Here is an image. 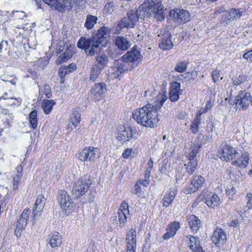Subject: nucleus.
Wrapping results in <instances>:
<instances>
[{
  "label": "nucleus",
  "instance_id": "nucleus-45",
  "mask_svg": "<svg viewBox=\"0 0 252 252\" xmlns=\"http://www.w3.org/2000/svg\"><path fill=\"white\" fill-rule=\"evenodd\" d=\"M236 189L232 186H228L226 189V193L228 196H232L236 194Z\"/></svg>",
  "mask_w": 252,
  "mask_h": 252
},
{
  "label": "nucleus",
  "instance_id": "nucleus-21",
  "mask_svg": "<svg viewBox=\"0 0 252 252\" xmlns=\"http://www.w3.org/2000/svg\"><path fill=\"white\" fill-rule=\"evenodd\" d=\"M180 227V223L176 221L169 224L166 229V232L162 236L163 239L164 240H167L173 237L176 234Z\"/></svg>",
  "mask_w": 252,
  "mask_h": 252
},
{
  "label": "nucleus",
  "instance_id": "nucleus-16",
  "mask_svg": "<svg viewBox=\"0 0 252 252\" xmlns=\"http://www.w3.org/2000/svg\"><path fill=\"white\" fill-rule=\"evenodd\" d=\"M126 70H127V68L122 61L115 60L113 62V66L109 70V73L111 75L112 77L116 78L124 73Z\"/></svg>",
  "mask_w": 252,
  "mask_h": 252
},
{
  "label": "nucleus",
  "instance_id": "nucleus-64",
  "mask_svg": "<svg viewBox=\"0 0 252 252\" xmlns=\"http://www.w3.org/2000/svg\"><path fill=\"white\" fill-rule=\"evenodd\" d=\"M143 39V35L138 34L135 38L136 41H141Z\"/></svg>",
  "mask_w": 252,
  "mask_h": 252
},
{
  "label": "nucleus",
  "instance_id": "nucleus-12",
  "mask_svg": "<svg viewBox=\"0 0 252 252\" xmlns=\"http://www.w3.org/2000/svg\"><path fill=\"white\" fill-rule=\"evenodd\" d=\"M238 155V153L234 148L230 145L225 144L221 148L220 158L227 162L236 158Z\"/></svg>",
  "mask_w": 252,
  "mask_h": 252
},
{
  "label": "nucleus",
  "instance_id": "nucleus-19",
  "mask_svg": "<svg viewBox=\"0 0 252 252\" xmlns=\"http://www.w3.org/2000/svg\"><path fill=\"white\" fill-rule=\"evenodd\" d=\"M106 86L103 83H98L95 84L91 90V94L95 100H99L104 96L106 92Z\"/></svg>",
  "mask_w": 252,
  "mask_h": 252
},
{
  "label": "nucleus",
  "instance_id": "nucleus-26",
  "mask_svg": "<svg viewBox=\"0 0 252 252\" xmlns=\"http://www.w3.org/2000/svg\"><path fill=\"white\" fill-rule=\"evenodd\" d=\"M187 238L189 240V248L194 252H204L202 247L200 245L199 238L197 237L188 235L186 236Z\"/></svg>",
  "mask_w": 252,
  "mask_h": 252
},
{
  "label": "nucleus",
  "instance_id": "nucleus-29",
  "mask_svg": "<svg viewBox=\"0 0 252 252\" xmlns=\"http://www.w3.org/2000/svg\"><path fill=\"white\" fill-rule=\"evenodd\" d=\"M189 225L192 231L196 232L201 226L200 220L194 215H190L188 219Z\"/></svg>",
  "mask_w": 252,
  "mask_h": 252
},
{
  "label": "nucleus",
  "instance_id": "nucleus-35",
  "mask_svg": "<svg viewBox=\"0 0 252 252\" xmlns=\"http://www.w3.org/2000/svg\"><path fill=\"white\" fill-rule=\"evenodd\" d=\"M108 61V57L105 54H102L96 57V62L94 64L104 69L107 66Z\"/></svg>",
  "mask_w": 252,
  "mask_h": 252
},
{
  "label": "nucleus",
  "instance_id": "nucleus-61",
  "mask_svg": "<svg viewBox=\"0 0 252 252\" xmlns=\"http://www.w3.org/2000/svg\"><path fill=\"white\" fill-rule=\"evenodd\" d=\"M71 0H63L64 7H69L70 5Z\"/></svg>",
  "mask_w": 252,
  "mask_h": 252
},
{
  "label": "nucleus",
  "instance_id": "nucleus-60",
  "mask_svg": "<svg viewBox=\"0 0 252 252\" xmlns=\"http://www.w3.org/2000/svg\"><path fill=\"white\" fill-rule=\"evenodd\" d=\"M149 181L144 180L143 181H138L137 183L139 185H143L144 187H147L149 185Z\"/></svg>",
  "mask_w": 252,
  "mask_h": 252
},
{
  "label": "nucleus",
  "instance_id": "nucleus-13",
  "mask_svg": "<svg viewBox=\"0 0 252 252\" xmlns=\"http://www.w3.org/2000/svg\"><path fill=\"white\" fill-rule=\"evenodd\" d=\"M201 201H203L207 205L211 208H214L218 206L220 203V199L218 195L214 194L212 195H208L206 198L200 195L195 199L193 205H196Z\"/></svg>",
  "mask_w": 252,
  "mask_h": 252
},
{
  "label": "nucleus",
  "instance_id": "nucleus-42",
  "mask_svg": "<svg viewBox=\"0 0 252 252\" xmlns=\"http://www.w3.org/2000/svg\"><path fill=\"white\" fill-rule=\"evenodd\" d=\"M72 57V54L69 50H65L63 55L58 57L57 62L58 63H62L69 59Z\"/></svg>",
  "mask_w": 252,
  "mask_h": 252
},
{
  "label": "nucleus",
  "instance_id": "nucleus-48",
  "mask_svg": "<svg viewBox=\"0 0 252 252\" xmlns=\"http://www.w3.org/2000/svg\"><path fill=\"white\" fill-rule=\"evenodd\" d=\"M220 77V72L219 70H215L212 72V77L214 83L218 82Z\"/></svg>",
  "mask_w": 252,
  "mask_h": 252
},
{
  "label": "nucleus",
  "instance_id": "nucleus-4",
  "mask_svg": "<svg viewBox=\"0 0 252 252\" xmlns=\"http://www.w3.org/2000/svg\"><path fill=\"white\" fill-rule=\"evenodd\" d=\"M145 4L147 7V12H149L148 17L152 13L154 14L155 18L156 20L161 21L165 18V12L163 8L161 2L159 0H148Z\"/></svg>",
  "mask_w": 252,
  "mask_h": 252
},
{
  "label": "nucleus",
  "instance_id": "nucleus-24",
  "mask_svg": "<svg viewBox=\"0 0 252 252\" xmlns=\"http://www.w3.org/2000/svg\"><path fill=\"white\" fill-rule=\"evenodd\" d=\"M167 98L165 91L162 89L155 97L154 102L151 104L156 108L157 111H158L161 108L163 103L166 100Z\"/></svg>",
  "mask_w": 252,
  "mask_h": 252
},
{
  "label": "nucleus",
  "instance_id": "nucleus-50",
  "mask_svg": "<svg viewBox=\"0 0 252 252\" xmlns=\"http://www.w3.org/2000/svg\"><path fill=\"white\" fill-rule=\"evenodd\" d=\"M246 198L247 200V206L249 209H251L252 208V194L251 193H248Z\"/></svg>",
  "mask_w": 252,
  "mask_h": 252
},
{
  "label": "nucleus",
  "instance_id": "nucleus-37",
  "mask_svg": "<svg viewBox=\"0 0 252 252\" xmlns=\"http://www.w3.org/2000/svg\"><path fill=\"white\" fill-rule=\"evenodd\" d=\"M103 68L94 64L91 69L90 79L92 81H95L98 77L101 74Z\"/></svg>",
  "mask_w": 252,
  "mask_h": 252
},
{
  "label": "nucleus",
  "instance_id": "nucleus-62",
  "mask_svg": "<svg viewBox=\"0 0 252 252\" xmlns=\"http://www.w3.org/2000/svg\"><path fill=\"white\" fill-rule=\"evenodd\" d=\"M241 81L238 78H236L233 80V84L234 85H239L241 84Z\"/></svg>",
  "mask_w": 252,
  "mask_h": 252
},
{
  "label": "nucleus",
  "instance_id": "nucleus-27",
  "mask_svg": "<svg viewBox=\"0 0 252 252\" xmlns=\"http://www.w3.org/2000/svg\"><path fill=\"white\" fill-rule=\"evenodd\" d=\"M141 55L138 50L133 49L127 52L123 56V62H134L137 61L140 58Z\"/></svg>",
  "mask_w": 252,
  "mask_h": 252
},
{
  "label": "nucleus",
  "instance_id": "nucleus-57",
  "mask_svg": "<svg viewBox=\"0 0 252 252\" xmlns=\"http://www.w3.org/2000/svg\"><path fill=\"white\" fill-rule=\"evenodd\" d=\"M134 188L135 189L132 191V192L135 194H137L138 192H139L140 191V190H141V188H140V186L138 183H136V184H135V185L134 186Z\"/></svg>",
  "mask_w": 252,
  "mask_h": 252
},
{
  "label": "nucleus",
  "instance_id": "nucleus-7",
  "mask_svg": "<svg viewBox=\"0 0 252 252\" xmlns=\"http://www.w3.org/2000/svg\"><path fill=\"white\" fill-rule=\"evenodd\" d=\"M205 181V178L201 175L193 176L190 184L184 189V192L186 194L195 192L204 186Z\"/></svg>",
  "mask_w": 252,
  "mask_h": 252
},
{
  "label": "nucleus",
  "instance_id": "nucleus-30",
  "mask_svg": "<svg viewBox=\"0 0 252 252\" xmlns=\"http://www.w3.org/2000/svg\"><path fill=\"white\" fill-rule=\"evenodd\" d=\"M205 113V111L200 110L195 117V118L192 122L190 130L193 133H196L198 131L199 126L201 124V115Z\"/></svg>",
  "mask_w": 252,
  "mask_h": 252
},
{
  "label": "nucleus",
  "instance_id": "nucleus-8",
  "mask_svg": "<svg viewBox=\"0 0 252 252\" xmlns=\"http://www.w3.org/2000/svg\"><path fill=\"white\" fill-rule=\"evenodd\" d=\"M169 16L171 19L179 24L188 22L190 18V15L187 10L179 9L170 11Z\"/></svg>",
  "mask_w": 252,
  "mask_h": 252
},
{
  "label": "nucleus",
  "instance_id": "nucleus-11",
  "mask_svg": "<svg viewBox=\"0 0 252 252\" xmlns=\"http://www.w3.org/2000/svg\"><path fill=\"white\" fill-rule=\"evenodd\" d=\"M228 16H222L220 23L223 26L229 24L231 22L241 18L244 13L242 9L231 8L228 11Z\"/></svg>",
  "mask_w": 252,
  "mask_h": 252
},
{
  "label": "nucleus",
  "instance_id": "nucleus-34",
  "mask_svg": "<svg viewBox=\"0 0 252 252\" xmlns=\"http://www.w3.org/2000/svg\"><path fill=\"white\" fill-rule=\"evenodd\" d=\"M28 120L30 128L32 129H36L38 125L37 111L36 110H32L30 113Z\"/></svg>",
  "mask_w": 252,
  "mask_h": 252
},
{
  "label": "nucleus",
  "instance_id": "nucleus-39",
  "mask_svg": "<svg viewBox=\"0 0 252 252\" xmlns=\"http://www.w3.org/2000/svg\"><path fill=\"white\" fill-rule=\"evenodd\" d=\"M97 20L98 18L96 16L89 14L86 17L84 26L87 29H91L94 27Z\"/></svg>",
  "mask_w": 252,
  "mask_h": 252
},
{
  "label": "nucleus",
  "instance_id": "nucleus-36",
  "mask_svg": "<svg viewBox=\"0 0 252 252\" xmlns=\"http://www.w3.org/2000/svg\"><path fill=\"white\" fill-rule=\"evenodd\" d=\"M201 147V144L199 142L192 144L190 147V151L189 153V161L195 160L194 158L196 157L199 152V149Z\"/></svg>",
  "mask_w": 252,
  "mask_h": 252
},
{
  "label": "nucleus",
  "instance_id": "nucleus-1",
  "mask_svg": "<svg viewBox=\"0 0 252 252\" xmlns=\"http://www.w3.org/2000/svg\"><path fill=\"white\" fill-rule=\"evenodd\" d=\"M110 35V30L109 28L102 27L97 31L96 36L90 39H86L81 37L77 43V46L79 48L85 49L87 55L93 56L97 52L96 49L99 47L106 46Z\"/></svg>",
  "mask_w": 252,
  "mask_h": 252
},
{
  "label": "nucleus",
  "instance_id": "nucleus-9",
  "mask_svg": "<svg viewBox=\"0 0 252 252\" xmlns=\"http://www.w3.org/2000/svg\"><path fill=\"white\" fill-rule=\"evenodd\" d=\"M180 36L178 34L174 35L173 41L171 40V35L169 33H166L163 35V37L161 40L160 43L159 44V47L163 50H169L171 49L174 45L178 44L180 42L179 37Z\"/></svg>",
  "mask_w": 252,
  "mask_h": 252
},
{
  "label": "nucleus",
  "instance_id": "nucleus-51",
  "mask_svg": "<svg viewBox=\"0 0 252 252\" xmlns=\"http://www.w3.org/2000/svg\"><path fill=\"white\" fill-rule=\"evenodd\" d=\"M58 73L60 78L64 77L67 73H68L66 71V69L65 68V66H61L59 69Z\"/></svg>",
  "mask_w": 252,
  "mask_h": 252
},
{
  "label": "nucleus",
  "instance_id": "nucleus-52",
  "mask_svg": "<svg viewBox=\"0 0 252 252\" xmlns=\"http://www.w3.org/2000/svg\"><path fill=\"white\" fill-rule=\"evenodd\" d=\"M8 42L5 40H2L0 43V52H2L3 51H6L7 49Z\"/></svg>",
  "mask_w": 252,
  "mask_h": 252
},
{
  "label": "nucleus",
  "instance_id": "nucleus-5",
  "mask_svg": "<svg viewBox=\"0 0 252 252\" xmlns=\"http://www.w3.org/2000/svg\"><path fill=\"white\" fill-rule=\"evenodd\" d=\"M57 199L61 207L66 213L69 214L73 210L74 204L67 191L61 190L58 191Z\"/></svg>",
  "mask_w": 252,
  "mask_h": 252
},
{
  "label": "nucleus",
  "instance_id": "nucleus-2",
  "mask_svg": "<svg viewBox=\"0 0 252 252\" xmlns=\"http://www.w3.org/2000/svg\"><path fill=\"white\" fill-rule=\"evenodd\" d=\"M132 116L138 124L149 128L156 126L160 120L158 111L151 103L134 110Z\"/></svg>",
  "mask_w": 252,
  "mask_h": 252
},
{
  "label": "nucleus",
  "instance_id": "nucleus-44",
  "mask_svg": "<svg viewBox=\"0 0 252 252\" xmlns=\"http://www.w3.org/2000/svg\"><path fill=\"white\" fill-rule=\"evenodd\" d=\"M127 16H125L123 19L121 20V23L119 24V26L121 29L124 28H133V25L129 26L130 21H129V18H127Z\"/></svg>",
  "mask_w": 252,
  "mask_h": 252
},
{
  "label": "nucleus",
  "instance_id": "nucleus-40",
  "mask_svg": "<svg viewBox=\"0 0 252 252\" xmlns=\"http://www.w3.org/2000/svg\"><path fill=\"white\" fill-rule=\"evenodd\" d=\"M80 114L77 110H73L70 117V122L72 126L75 127L77 126L78 124L80 123L81 118Z\"/></svg>",
  "mask_w": 252,
  "mask_h": 252
},
{
  "label": "nucleus",
  "instance_id": "nucleus-23",
  "mask_svg": "<svg viewBox=\"0 0 252 252\" xmlns=\"http://www.w3.org/2000/svg\"><path fill=\"white\" fill-rule=\"evenodd\" d=\"M235 159L232 162V164L241 168H245L249 163V156L247 152H243L241 156L238 158L237 156Z\"/></svg>",
  "mask_w": 252,
  "mask_h": 252
},
{
  "label": "nucleus",
  "instance_id": "nucleus-10",
  "mask_svg": "<svg viewBox=\"0 0 252 252\" xmlns=\"http://www.w3.org/2000/svg\"><path fill=\"white\" fill-rule=\"evenodd\" d=\"M89 187V181L79 180L75 183L72 189V195L75 198L80 197L88 191Z\"/></svg>",
  "mask_w": 252,
  "mask_h": 252
},
{
  "label": "nucleus",
  "instance_id": "nucleus-47",
  "mask_svg": "<svg viewBox=\"0 0 252 252\" xmlns=\"http://www.w3.org/2000/svg\"><path fill=\"white\" fill-rule=\"evenodd\" d=\"M243 58L248 62L252 63V49L244 53Z\"/></svg>",
  "mask_w": 252,
  "mask_h": 252
},
{
  "label": "nucleus",
  "instance_id": "nucleus-43",
  "mask_svg": "<svg viewBox=\"0 0 252 252\" xmlns=\"http://www.w3.org/2000/svg\"><path fill=\"white\" fill-rule=\"evenodd\" d=\"M176 71L182 73L187 69V64L184 62H179L174 68Z\"/></svg>",
  "mask_w": 252,
  "mask_h": 252
},
{
  "label": "nucleus",
  "instance_id": "nucleus-46",
  "mask_svg": "<svg viewBox=\"0 0 252 252\" xmlns=\"http://www.w3.org/2000/svg\"><path fill=\"white\" fill-rule=\"evenodd\" d=\"M43 93L48 98L52 96V92L50 87L49 85H45L44 86Z\"/></svg>",
  "mask_w": 252,
  "mask_h": 252
},
{
  "label": "nucleus",
  "instance_id": "nucleus-38",
  "mask_svg": "<svg viewBox=\"0 0 252 252\" xmlns=\"http://www.w3.org/2000/svg\"><path fill=\"white\" fill-rule=\"evenodd\" d=\"M55 102L52 100L44 99L42 102V108L45 114H49L52 110Z\"/></svg>",
  "mask_w": 252,
  "mask_h": 252
},
{
  "label": "nucleus",
  "instance_id": "nucleus-15",
  "mask_svg": "<svg viewBox=\"0 0 252 252\" xmlns=\"http://www.w3.org/2000/svg\"><path fill=\"white\" fill-rule=\"evenodd\" d=\"M129 215L128 205L126 201H123L118 212L119 226L123 227L125 225L127 216Z\"/></svg>",
  "mask_w": 252,
  "mask_h": 252
},
{
  "label": "nucleus",
  "instance_id": "nucleus-32",
  "mask_svg": "<svg viewBox=\"0 0 252 252\" xmlns=\"http://www.w3.org/2000/svg\"><path fill=\"white\" fill-rule=\"evenodd\" d=\"M115 44L117 47L122 50H126L130 45L129 42L127 39L122 36H118L115 39Z\"/></svg>",
  "mask_w": 252,
  "mask_h": 252
},
{
  "label": "nucleus",
  "instance_id": "nucleus-63",
  "mask_svg": "<svg viewBox=\"0 0 252 252\" xmlns=\"http://www.w3.org/2000/svg\"><path fill=\"white\" fill-rule=\"evenodd\" d=\"M153 165H154V162L152 160V158H151L147 163V165H148L147 167L153 168Z\"/></svg>",
  "mask_w": 252,
  "mask_h": 252
},
{
  "label": "nucleus",
  "instance_id": "nucleus-53",
  "mask_svg": "<svg viewBox=\"0 0 252 252\" xmlns=\"http://www.w3.org/2000/svg\"><path fill=\"white\" fill-rule=\"evenodd\" d=\"M132 151V149L131 148H127L125 150L124 153H123L122 156L125 158H129L131 152Z\"/></svg>",
  "mask_w": 252,
  "mask_h": 252
},
{
  "label": "nucleus",
  "instance_id": "nucleus-28",
  "mask_svg": "<svg viewBox=\"0 0 252 252\" xmlns=\"http://www.w3.org/2000/svg\"><path fill=\"white\" fill-rule=\"evenodd\" d=\"M176 188H171L168 192H167L163 199L162 205L165 207H168L174 200L176 195Z\"/></svg>",
  "mask_w": 252,
  "mask_h": 252
},
{
  "label": "nucleus",
  "instance_id": "nucleus-59",
  "mask_svg": "<svg viewBox=\"0 0 252 252\" xmlns=\"http://www.w3.org/2000/svg\"><path fill=\"white\" fill-rule=\"evenodd\" d=\"M211 107V101H208L206 104V106L204 108H202L200 110H202V111H205V112H206L209 109H210Z\"/></svg>",
  "mask_w": 252,
  "mask_h": 252
},
{
  "label": "nucleus",
  "instance_id": "nucleus-18",
  "mask_svg": "<svg viewBox=\"0 0 252 252\" xmlns=\"http://www.w3.org/2000/svg\"><path fill=\"white\" fill-rule=\"evenodd\" d=\"M252 105V98L249 93L239 94L236 99V104L240 106L243 109H247L250 103Z\"/></svg>",
  "mask_w": 252,
  "mask_h": 252
},
{
  "label": "nucleus",
  "instance_id": "nucleus-17",
  "mask_svg": "<svg viewBox=\"0 0 252 252\" xmlns=\"http://www.w3.org/2000/svg\"><path fill=\"white\" fill-rule=\"evenodd\" d=\"M30 210L28 209H25L20 216V218L17 221L16 224V228L15 232L16 235L19 234L20 235L21 232L25 229L29 220Z\"/></svg>",
  "mask_w": 252,
  "mask_h": 252
},
{
  "label": "nucleus",
  "instance_id": "nucleus-33",
  "mask_svg": "<svg viewBox=\"0 0 252 252\" xmlns=\"http://www.w3.org/2000/svg\"><path fill=\"white\" fill-rule=\"evenodd\" d=\"M50 244L52 248L58 247L61 245L62 244V237L59 233L55 232L52 234Z\"/></svg>",
  "mask_w": 252,
  "mask_h": 252
},
{
  "label": "nucleus",
  "instance_id": "nucleus-22",
  "mask_svg": "<svg viewBox=\"0 0 252 252\" xmlns=\"http://www.w3.org/2000/svg\"><path fill=\"white\" fill-rule=\"evenodd\" d=\"M46 200V198L42 194H40L37 196L32 209L33 219L35 220L34 218L38 215V213L40 212L42 210Z\"/></svg>",
  "mask_w": 252,
  "mask_h": 252
},
{
  "label": "nucleus",
  "instance_id": "nucleus-58",
  "mask_svg": "<svg viewBox=\"0 0 252 252\" xmlns=\"http://www.w3.org/2000/svg\"><path fill=\"white\" fill-rule=\"evenodd\" d=\"M10 77L12 78V79H10V80H5L2 79V81L5 82H9L11 84L15 85L16 83V78L14 76H10Z\"/></svg>",
  "mask_w": 252,
  "mask_h": 252
},
{
  "label": "nucleus",
  "instance_id": "nucleus-56",
  "mask_svg": "<svg viewBox=\"0 0 252 252\" xmlns=\"http://www.w3.org/2000/svg\"><path fill=\"white\" fill-rule=\"evenodd\" d=\"M16 13H17L16 17L18 19H23L24 17L26 16V13L23 11H16Z\"/></svg>",
  "mask_w": 252,
  "mask_h": 252
},
{
  "label": "nucleus",
  "instance_id": "nucleus-25",
  "mask_svg": "<svg viewBox=\"0 0 252 252\" xmlns=\"http://www.w3.org/2000/svg\"><path fill=\"white\" fill-rule=\"evenodd\" d=\"M226 240V235L221 228H217L214 232L212 237V242L217 245L219 243L223 244Z\"/></svg>",
  "mask_w": 252,
  "mask_h": 252
},
{
  "label": "nucleus",
  "instance_id": "nucleus-31",
  "mask_svg": "<svg viewBox=\"0 0 252 252\" xmlns=\"http://www.w3.org/2000/svg\"><path fill=\"white\" fill-rule=\"evenodd\" d=\"M132 130L130 127H127L122 131L119 134L117 139L121 143L129 141L133 137Z\"/></svg>",
  "mask_w": 252,
  "mask_h": 252
},
{
  "label": "nucleus",
  "instance_id": "nucleus-6",
  "mask_svg": "<svg viewBox=\"0 0 252 252\" xmlns=\"http://www.w3.org/2000/svg\"><path fill=\"white\" fill-rule=\"evenodd\" d=\"M146 5L144 3L140 5L136 11L131 10L127 12V18H129L130 23V24H129V26L133 25L134 27L139 19H142L148 17V14H149V12H147L146 11L148 9Z\"/></svg>",
  "mask_w": 252,
  "mask_h": 252
},
{
  "label": "nucleus",
  "instance_id": "nucleus-54",
  "mask_svg": "<svg viewBox=\"0 0 252 252\" xmlns=\"http://www.w3.org/2000/svg\"><path fill=\"white\" fill-rule=\"evenodd\" d=\"M65 68L66 69L67 73H70L76 68V65L75 63H71L67 66H65Z\"/></svg>",
  "mask_w": 252,
  "mask_h": 252
},
{
  "label": "nucleus",
  "instance_id": "nucleus-3",
  "mask_svg": "<svg viewBox=\"0 0 252 252\" xmlns=\"http://www.w3.org/2000/svg\"><path fill=\"white\" fill-rule=\"evenodd\" d=\"M100 156L99 149L92 146L85 148L79 153L78 158L82 161L86 162L87 165H92L94 164L95 160Z\"/></svg>",
  "mask_w": 252,
  "mask_h": 252
},
{
  "label": "nucleus",
  "instance_id": "nucleus-49",
  "mask_svg": "<svg viewBox=\"0 0 252 252\" xmlns=\"http://www.w3.org/2000/svg\"><path fill=\"white\" fill-rule=\"evenodd\" d=\"M16 170L17 171L16 175L14 176V177L17 178V179L21 180L22 177V171H23V168L21 165H18L16 168Z\"/></svg>",
  "mask_w": 252,
  "mask_h": 252
},
{
  "label": "nucleus",
  "instance_id": "nucleus-41",
  "mask_svg": "<svg viewBox=\"0 0 252 252\" xmlns=\"http://www.w3.org/2000/svg\"><path fill=\"white\" fill-rule=\"evenodd\" d=\"M186 171L190 174H192L195 170L197 166L196 160L189 161L188 163L185 164Z\"/></svg>",
  "mask_w": 252,
  "mask_h": 252
},
{
  "label": "nucleus",
  "instance_id": "nucleus-55",
  "mask_svg": "<svg viewBox=\"0 0 252 252\" xmlns=\"http://www.w3.org/2000/svg\"><path fill=\"white\" fill-rule=\"evenodd\" d=\"M13 189H18V184L20 180L17 179V178L13 177Z\"/></svg>",
  "mask_w": 252,
  "mask_h": 252
},
{
  "label": "nucleus",
  "instance_id": "nucleus-14",
  "mask_svg": "<svg viewBox=\"0 0 252 252\" xmlns=\"http://www.w3.org/2000/svg\"><path fill=\"white\" fill-rule=\"evenodd\" d=\"M126 252H135L136 248V232L134 229H130L126 237Z\"/></svg>",
  "mask_w": 252,
  "mask_h": 252
},
{
  "label": "nucleus",
  "instance_id": "nucleus-20",
  "mask_svg": "<svg viewBox=\"0 0 252 252\" xmlns=\"http://www.w3.org/2000/svg\"><path fill=\"white\" fill-rule=\"evenodd\" d=\"M180 84L174 82L171 84L169 90V99L172 102L177 101L181 94Z\"/></svg>",
  "mask_w": 252,
  "mask_h": 252
}]
</instances>
